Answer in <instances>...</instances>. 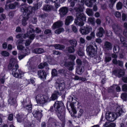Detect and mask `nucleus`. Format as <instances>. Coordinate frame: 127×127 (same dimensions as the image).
Wrapping results in <instances>:
<instances>
[{"label":"nucleus","instance_id":"obj_1","mask_svg":"<svg viewBox=\"0 0 127 127\" xmlns=\"http://www.w3.org/2000/svg\"><path fill=\"white\" fill-rule=\"evenodd\" d=\"M9 69H12V73L13 75L17 78H21L23 76L24 73L20 69H18L19 66L17 64L16 60L14 58L11 59L8 66Z\"/></svg>","mask_w":127,"mask_h":127},{"label":"nucleus","instance_id":"obj_2","mask_svg":"<svg viewBox=\"0 0 127 127\" xmlns=\"http://www.w3.org/2000/svg\"><path fill=\"white\" fill-rule=\"evenodd\" d=\"M54 107L59 119L63 122L64 121L65 107L62 102L61 101H56L54 104Z\"/></svg>","mask_w":127,"mask_h":127},{"label":"nucleus","instance_id":"obj_3","mask_svg":"<svg viewBox=\"0 0 127 127\" xmlns=\"http://www.w3.org/2000/svg\"><path fill=\"white\" fill-rule=\"evenodd\" d=\"M78 12L77 14V18L75 19L74 22L75 24L81 27L84 24L83 21L86 20V17L83 12V9L81 7H80L77 9L75 8Z\"/></svg>","mask_w":127,"mask_h":127},{"label":"nucleus","instance_id":"obj_4","mask_svg":"<svg viewBox=\"0 0 127 127\" xmlns=\"http://www.w3.org/2000/svg\"><path fill=\"white\" fill-rule=\"evenodd\" d=\"M34 30L33 27L32 25H30L29 28L28 29L27 32L24 34H18L16 36V37L18 38H20L23 37L24 38L28 37L30 39L33 40L35 37L34 34Z\"/></svg>","mask_w":127,"mask_h":127},{"label":"nucleus","instance_id":"obj_5","mask_svg":"<svg viewBox=\"0 0 127 127\" xmlns=\"http://www.w3.org/2000/svg\"><path fill=\"white\" fill-rule=\"evenodd\" d=\"M21 6V10L23 12V14L25 15V16L23 17L22 19V23L23 26H25L27 24V20L29 18L30 12L28 10V8L25 5L22 4Z\"/></svg>","mask_w":127,"mask_h":127},{"label":"nucleus","instance_id":"obj_6","mask_svg":"<svg viewBox=\"0 0 127 127\" xmlns=\"http://www.w3.org/2000/svg\"><path fill=\"white\" fill-rule=\"evenodd\" d=\"M36 100L37 103L43 104L50 101L49 96L48 95H39L36 97Z\"/></svg>","mask_w":127,"mask_h":127},{"label":"nucleus","instance_id":"obj_7","mask_svg":"<svg viewBox=\"0 0 127 127\" xmlns=\"http://www.w3.org/2000/svg\"><path fill=\"white\" fill-rule=\"evenodd\" d=\"M94 47L93 46L90 45L88 46L86 49V51L88 55L91 57H93L96 54L97 49V46L95 45Z\"/></svg>","mask_w":127,"mask_h":127},{"label":"nucleus","instance_id":"obj_8","mask_svg":"<svg viewBox=\"0 0 127 127\" xmlns=\"http://www.w3.org/2000/svg\"><path fill=\"white\" fill-rule=\"evenodd\" d=\"M116 114L114 113L107 112L106 114V118L109 121L112 122L115 121L116 118Z\"/></svg>","mask_w":127,"mask_h":127},{"label":"nucleus","instance_id":"obj_9","mask_svg":"<svg viewBox=\"0 0 127 127\" xmlns=\"http://www.w3.org/2000/svg\"><path fill=\"white\" fill-rule=\"evenodd\" d=\"M92 30V27L89 26H87L81 28L80 31L83 35H86L89 33Z\"/></svg>","mask_w":127,"mask_h":127},{"label":"nucleus","instance_id":"obj_10","mask_svg":"<svg viewBox=\"0 0 127 127\" xmlns=\"http://www.w3.org/2000/svg\"><path fill=\"white\" fill-rule=\"evenodd\" d=\"M96 0H81V2L84 4V3L88 6L90 7L92 6L93 3L96 1Z\"/></svg>","mask_w":127,"mask_h":127},{"label":"nucleus","instance_id":"obj_11","mask_svg":"<svg viewBox=\"0 0 127 127\" xmlns=\"http://www.w3.org/2000/svg\"><path fill=\"white\" fill-rule=\"evenodd\" d=\"M113 73L116 76L120 77L124 75L125 73V72L123 70L120 69L118 70H114L113 71Z\"/></svg>","mask_w":127,"mask_h":127},{"label":"nucleus","instance_id":"obj_12","mask_svg":"<svg viewBox=\"0 0 127 127\" xmlns=\"http://www.w3.org/2000/svg\"><path fill=\"white\" fill-rule=\"evenodd\" d=\"M55 86L57 90H59L60 91H62L64 88L65 84L64 83H56Z\"/></svg>","mask_w":127,"mask_h":127},{"label":"nucleus","instance_id":"obj_13","mask_svg":"<svg viewBox=\"0 0 127 127\" xmlns=\"http://www.w3.org/2000/svg\"><path fill=\"white\" fill-rule=\"evenodd\" d=\"M68 8L66 7H63L60 8L59 10V14L61 15H65L67 12Z\"/></svg>","mask_w":127,"mask_h":127},{"label":"nucleus","instance_id":"obj_14","mask_svg":"<svg viewBox=\"0 0 127 127\" xmlns=\"http://www.w3.org/2000/svg\"><path fill=\"white\" fill-rule=\"evenodd\" d=\"M112 28L115 33L117 34H120L122 30L120 27H118L116 24H114L112 26Z\"/></svg>","mask_w":127,"mask_h":127},{"label":"nucleus","instance_id":"obj_15","mask_svg":"<svg viewBox=\"0 0 127 127\" xmlns=\"http://www.w3.org/2000/svg\"><path fill=\"white\" fill-rule=\"evenodd\" d=\"M59 92L58 91H55L52 94L51 96L49 99L51 100H54L56 99L58 97V95H60Z\"/></svg>","mask_w":127,"mask_h":127},{"label":"nucleus","instance_id":"obj_16","mask_svg":"<svg viewBox=\"0 0 127 127\" xmlns=\"http://www.w3.org/2000/svg\"><path fill=\"white\" fill-rule=\"evenodd\" d=\"M26 66L28 68L30 71L35 72L36 70V67L32 65L30 62H28Z\"/></svg>","mask_w":127,"mask_h":127},{"label":"nucleus","instance_id":"obj_17","mask_svg":"<svg viewBox=\"0 0 127 127\" xmlns=\"http://www.w3.org/2000/svg\"><path fill=\"white\" fill-rule=\"evenodd\" d=\"M27 117V115H24L23 114H21L20 115L18 114L17 117V121L18 122H22Z\"/></svg>","mask_w":127,"mask_h":127},{"label":"nucleus","instance_id":"obj_18","mask_svg":"<svg viewBox=\"0 0 127 127\" xmlns=\"http://www.w3.org/2000/svg\"><path fill=\"white\" fill-rule=\"evenodd\" d=\"M65 66L68 67L69 70H72L73 69V66L75 65L74 63L73 62H68L65 64Z\"/></svg>","mask_w":127,"mask_h":127},{"label":"nucleus","instance_id":"obj_19","mask_svg":"<svg viewBox=\"0 0 127 127\" xmlns=\"http://www.w3.org/2000/svg\"><path fill=\"white\" fill-rule=\"evenodd\" d=\"M23 40L22 39H19L17 42L18 45L17 46V48L18 50H23L24 48V46L21 45H20L19 44L22 43Z\"/></svg>","mask_w":127,"mask_h":127},{"label":"nucleus","instance_id":"obj_20","mask_svg":"<svg viewBox=\"0 0 127 127\" xmlns=\"http://www.w3.org/2000/svg\"><path fill=\"white\" fill-rule=\"evenodd\" d=\"M116 111V115L117 117L120 116L121 115H122L124 113V111L120 107H117V108Z\"/></svg>","mask_w":127,"mask_h":127},{"label":"nucleus","instance_id":"obj_21","mask_svg":"<svg viewBox=\"0 0 127 127\" xmlns=\"http://www.w3.org/2000/svg\"><path fill=\"white\" fill-rule=\"evenodd\" d=\"M38 75L39 77L40 78L44 79L46 78V74L44 71L41 70L38 71Z\"/></svg>","mask_w":127,"mask_h":127},{"label":"nucleus","instance_id":"obj_22","mask_svg":"<svg viewBox=\"0 0 127 127\" xmlns=\"http://www.w3.org/2000/svg\"><path fill=\"white\" fill-rule=\"evenodd\" d=\"M63 24V22L60 21H58L55 23L53 25V27L54 28V29L55 28H58L62 26Z\"/></svg>","mask_w":127,"mask_h":127},{"label":"nucleus","instance_id":"obj_23","mask_svg":"<svg viewBox=\"0 0 127 127\" xmlns=\"http://www.w3.org/2000/svg\"><path fill=\"white\" fill-rule=\"evenodd\" d=\"M98 30L99 31L98 32L96 33V35L98 37H101L102 36L103 33L104 32V31L103 29L101 27L99 28Z\"/></svg>","mask_w":127,"mask_h":127},{"label":"nucleus","instance_id":"obj_24","mask_svg":"<svg viewBox=\"0 0 127 127\" xmlns=\"http://www.w3.org/2000/svg\"><path fill=\"white\" fill-rule=\"evenodd\" d=\"M73 19L71 16H68L66 18L65 22V24L66 25H68L73 20Z\"/></svg>","mask_w":127,"mask_h":127},{"label":"nucleus","instance_id":"obj_25","mask_svg":"<svg viewBox=\"0 0 127 127\" xmlns=\"http://www.w3.org/2000/svg\"><path fill=\"white\" fill-rule=\"evenodd\" d=\"M105 48L107 50H109L111 49L112 46L111 44L109 42L106 41L104 44Z\"/></svg>","mask_w":127,"mask_h":127},{"label":"nucleus","instance_id":"obj_26","mask_svg":"<svg viewBox=\"0 0 127 127\" xmlns=\"http://www.w3.org/2000/svg\"><path fill=\"white\" fill-rule=\"evenodd\" d=\"M48 65L47 63L45 62L44 63H41L38 66V67L39 68L42 69L44 67H45L46 68L47 70H48L49 68L48 67Z\"/></svg>","mask_w":127,"mask_h":127},{"label":"nucleus","instance_id":"obj_27","mask_svg":"<svg viewBox=\"0 0 127 127\" xmlns=\"http://www.w3.org/2000/svg\"><path fill=\"white\" fill-rule=\"evenodd\" d=\"M32 114L33 116L36 118L41 117V113L40 112L36 110H34L33 111Z\"/></svg>","mask_w":127,"mask_h":127},{"label":"nucleus","instance_id":"obj_28","mask_svg":"<svg viewBox=\"0 0 127 127\" xmlns=\"http://www.w3.org/2000/svg\"><path fill=\"white\" fill-rule=\"evenodd\" d=\"M120 41L123 44L124 46L127 47V40H125V38L123 37H120Z\"/></svg>","mask_w":127,"mask_h":127},{"label":"nucleus","instance_id":"obj_29","mask_svg":"<svg viewBox=\"0 0 127 127\" xmlns=\"http://www.w3.org/2000/svg\"><path fill=\"white\" fill-rule=\"evenodd\" d=\"M33 52L36 53L41 54L44 52V50L42 48L35 49L34 50Z\"/></svg>","mask_w":127,"mask_h":127},{"label":"nucleus","instance_id":"obj_30","mask_svg":"<svg viewBox=\"0 0 127 127\" xmlns=\"http://www.w3.org/2000/svg\"><path fill=\"white\" fill-rule=\"evenodd\" d=\"M55 48L57 49L62 50L65 48L64 46L63 45H60L59 44H56L55 45Z\"/></svg>","mask_w":127,"mask_h":127},{"label":"nucleus","instance_id":"obj_31","mask_svg":"<svg viewBox=\"0 0 127 127\" xmlns=\"http://www.w3.org/2000/svg\"><path fill=\"white\" fill-rule=\"evenodd\" d=\"M84 70V68L83 67H78L76 69V71L78 74H81L83 72Z\"/></svg>","mask_w":127,"mask_h":127},{"label":"nucleus","instance_id":"obj_32","mask_svg":"<svg viewBox=\"0 0 127 127\" xmlns=\"http://www.w3.org/2000/svg\"><path fill=\"white\" fill-rule=\"evenodd\" d=\"M95 18L93 17H90L89 18L88 20V22L90 23L93 25L95 24Z\"/></svg>","mask_w":127,"mask_h":127},{"label":"nucleus","instance_id":"obj_33","mask_svg":"<svg viewBox=\"0 0 127 127\" xmlns=\"http://www.w3.org/2000/svg\"><path fill=\"white\" fill-rule=\"evenodd\" d=\"M86 12L87 14L89 16H92L93 14V12L92 10L89 8H87L86 9Z\"/></svg>","mask_w":127,"mask_h":127},{"label":"nucleus","instance_id":"obj_34","mask_svg":"<svg viewBox=\"0 0 127 127\" xmlns=\"http://www.w3.org/2000/svg\"><path fill=\"white\" fill-rule=\"evenodd\" d=\"M123 4L122 3L120 2H118L116 5V8L118 10H120L122 8Z\"/></svg>","mask_w":127,"mask_h":127},{"label":"nucleus","instance_id":"obj_35","mask_svg":"<svg viewBox=\"0 0 127 127\" xmlns=\"http://www.w3.org/2000/svg\"><path fill=\"white\" fill-rule=\"evenodd\" d=\"M24 127H33V125L32 123L27 121L25 124Z\"/></svg>","mask_w":127,"mask_h":127},{"label":"nucleus","instance_id":"obj_36","mask_svg":"<svg viewBox=\"0 0 127 127\" xmlns=\"http://www.w3.org/2000/svg\"><path fill=\"white\" fill-rule=\"evenodd\" d=\"M52 6L49 5H45L44 6L43 9L46 11H49L52 8Z\"/></svg>","mask_w":127,"mask_h":127},{"label":"nucleus","instance_id":"obj_37","mask_svg":"<svg viewBox=\"0 0 127 127\" xmlns=\"http://www.w3.org/2000/svg\"><path fill=\"white\" fill-rule=\"evenodd\" d=\"M18 4V3L17 2H15L14 4H10L9 5V7L10 9H13Z\"/></svg>","mask_w":127,"mask_h":127},{"label":"nucleus","instance_id":"obj_38","mask_svg":"<svg viewBox=\"0 0 127 127\" xmlns=\"http://www.w3.org/2000/svg\"><path fill=\"white\" fill-rule=\"evenodd\" d=\"M70 43L71 45L73 47H75L76 45L77 41L75 39H73L72 40H70Z\"/></svg>","mask_w":127,"mask_h":127},{"label":"nucleus","instance_id":"obj_39","mask_svg":"<svg viewBox=\"0 0 127 127\" xmlns=\"http://www.w3.org/2000/svg\"><path fill=\"white\" fill-rule=\"evenodd\" d=\"M15 100L13 98L11 97L8 100V102L9 104H12L15 103Z\"/></svg>","mask_w":127,"mask_h":127},{"label":"nucleus","instance_id":"obj_40","mask_svg":"<svg viewBox=\"0 0 127 127\" xmlns=\"http://www.w3.org/2000/svg\"><path fill=\"white\" fill-rule=\"evenodd\" d=\"M1 54L3 56L6 57L8 56L9 55V53L6 51H2Z\"/></svg>","mask_w":127,"mask_h":127},{"label":"nucleus","instance_id":"obj_41","mask_svg":"<svg viewBox=\"0 0 127 127\" xmlns=\"http://www.w3.org/2000/svg\"><path fill=\"white\" fill-rule=\"evenodd\" d=\"M68 52L70 53H73L75 51V49L73 47H70L68 49Z\"/></svg>","mask_w":127,"mask_h":127},{"label":"nucleus","instance_id":"obj_42","mask_svg":"<svg viewBox=\"0 0 127 127\" xmlns=\"http://www.w3.org/2000/svg\"><path fill=\"white\" fill-rule=\"evenodd\" d=\"M117 0H110L109 2L110 3V4L109 5V7L112 9L113 7V5L114 4L116 1Z\"/></svg>","mask_w":127,"mask_h":127},{"label":"nucleus","instance_id":"obj_43","mask_svg":"<svg viewBox=\"0 0 127 127\" xmlns=\"http://www.w3.org/2000/svg\"><path fill=\"white\" fill-rule=\"evenodd\" d=\"M57 71L55 69H52L51 72L52 76H57L58 74Z\"/></svg>","mask_w":127,"mask_h":127},{"label":"nucleus","instance_id":"obj_44","mask_svg":"<svg viewBox=\"0 0 127 127\" xmlns=\"http://www.w3.org/2000/svg\"><path fill=\"white\" fill-rule=\"evenodd\" d=\"M70 4V7H72V8H69V10L70 11H71L75 9V8L73 7L75 5V2L74 1H72L71 2Z\"/></svg>","mask_w":127,"mask_h":127},{"label":"nucleus","instance_id":"obj_45","mask_svg":"<svg viewBox=\"0 0 127 127\" xmlns=\"http://www.w3.org/2000/svg\"><path fill=\"white\" fill-rule=\"evenodd\" d=\"M64 31V29L63 28H60L56 30L55 31V32L56 34H59L61 32H63Z\"/></svg>","mask_w":127,"mask_h":127},{"label":"nucleus","instance_id":"obj_46","mask_svg":"<svg viewBox=\"0 0 127 127\" xmlns=\"http://www.w3.org/2000/svg\"><path fill=\"white\" fill-rule=\"evenodd\" d=\"M119 51V48L118 46L116 45L113 48V51L114 53H116Z\"/></svg>","mask_w":127,"mask_h":127},{"label":"nucleus","instance_id":"obj_47","mask_svg":"<svg viewBox=\"0 0 127 127\" xmlns=\"http://www.w3.org/2000/svg\"><path fill=\"white\" fill-rule=\"evenodd\" d=\"M77 53L78 55L80 56H83L84 55V51L83 50H79Z\"/></svg>","mask_w":127,"mask_h":127},{"label":"nucleus","instance_id":"obj_48","mask_svg":"<svg viewBox=\"0 0 127 127\" xmlns=\"http://www.w3.org/2000/svg\"><path fill=\"white\" fill-rule=\"evenodd\" d=\"M79 112L78 113V117L80 118L81 116L83 114L84 111L82 109H79Z\"/></svg>","mask_w":127,"mask_h":127},{"label":"nucleus","instance_id":"obj_49","mask_svg":"<svg viewBox=\"0 0 127 127\" xmlns=\"http://www.w3.org/2000/svg\"><path fill=\"white\" fill-rule=\"evenodd\" d=\"M121 97L123 100H125L127 97V93H124L122 94L121 95Z\"/></svg>","mask_w":127,"mask_h":127},{"label":"nucleus","instance_id":"obj_50","mask_svg":"<svg viewBox=\"0 0 127 127\" xmlns=\"http://www.w3.org/2000/svg\"><path fill=\"white\" fill-rule=\"evenodd\" d=\"M115 16L117 18H120L121 17V14L118 11H116L114 14Z\"/></svg>","mask_w":127,"mask_h":127},{"label":"nucleus","instance_id":"obj_51","mask_svg":"<svg viewBox=\"0 0 127 127\" xmlns=\"http://www.w3.org/2000/svg\"><path fill=\"white\" fill-rule=\"evenodd\" d=\"M68 57L69 59L72 61H73L75 60L76 58V56L75 55L72 54L69 55V56Z\"/></svg>","mask_w":127,"mask_h":127},{"label":"nucleus","instance_id":"obj_52","mask_svg":"<svg viewBox=\"0 0 127 127\" xmlns=\"http://www.w3.org/2000/svg\"><path fill=\"white\" fill-rule=\"evenodd\" d=\"M105 61L106 62H108L111 60V58L108 56H106L104 59Z\"/></svg>","mask_w":127,"mask_h":127},{"label":"nucleus","instance_id":"obj_53","mask_svg":"<svg viewBox=\"0 0 127 127\" xmlns=\"http://www.w3.org/2000/svg\"><path fill=\"white\" fill-rule=\"evenodd\" d=\"M122 20L123 21L127 20V14L126 15L125 13H123L122 15Z\"/></svg>","mask_w":127,"mask_h":127},{"label":"nucleus","instance_id":"obj_54","mask_svg":"<svg viewBox=\"0 0 127 127\" xmlns=\"http://www.w3.org/2000/svg\"><path fill=\"white\" fill-rule=\"evenodd\" d=\"M122 90L124 91H126L127 90V84H124L123 85Z\"/></svg>","mask_w":127,"mask_h":127},{"label":"nucleus","instance_id":"obj_55","mask_svg":"<svg viewBox=\"0 0 127 127\" xmlns=\"http://www.w3.org/2000/svg\"><path fill=\"white\" fill-rule=\"evenodd\" d=\"M70 106H71V108L72 109V110L74 113L76 114V110L75 109V108H74V106L72 105V104H71Z\"/></svg>","mask_w":127,"mask_h":127},{"label":"nucleus","instance_id":"obj_56","mask_svg":"<svg viewBox=\"0 0 127 127\" xmlns=\"http://www.w3.org/2000/svg\"><path fill=\"white\" fill-rule=\"evenodd\" d=\"M26 108L28 110H29V112H31V110L32 109V106L31 105H27L26 106Z\"/></svg>","mask_w":127,"mask_h":127},{"label":"nucleus","instance_id":"obj_57","mask_svg":"<svg viewBox=\"0 0 127 127\" xmlns=\"http://www.w3.org/2000/svg\"><path fill=\"white\" fill-rule=\"evenodd\" d=\"M30 40H26V43H25V45L26 46H28L29 45L31 42V40H32L31 39Z\"/></svg>","mask_w":127,"mask_h":127},{"label":"nucleus","instance_id":"obj_58","mask_svg":"<svg viewBox=\"0 0 127 127\" xmlns=\"http://www.w3.org/2000/svg\"><path fill=\"white\" fill-rule=\"evenodd\" d=\"M71 27L72 30L74 32H77V29L75 26L72 25Z\"/></svg>","mask_w":127,"mask_h":127},{"label":"nucleus","instance_id":"obj_59","mask_svg":"<svg viewBox=\"0 0 127 127\" xmlns=\"http://www.w3.org/2000/svg\"><path fill=\"white\" fill-rule=\"evenodd\" d=\"M80 41L81 43L84 44L85 43V40L83 38L81 37L80 38Z\"/></svg>","mask_w":127,"mask_h":127},{"label":"nucleus","instance_id":"obj_60","mask_svg":"<svg viewBox=\"0 0 127 127\" xmlns=\"http://www.w3.org/2000/svg\"><path fill=\"white\" fill-rule=\"evenodd\" d=\"M106 20L107 23L108 24H110L112 22V20L109 17H107L106 18Z\"/></svg>","mask_w":127,"mask_h":127},{"label":"nucleus","instance_id":"obj_61","mask_svg":"<svg viewBox=\"0 0 127 127\" xmlns=\"http://www.w3.org/2000/svg\"><path fill=\"white\" fill-rule=\"evenodd\" d=\"M53 54L55 55H58L61 54V53L58 51L54 50L53 51Z\"/></svg>","mask_w":127,"mask_h":127},{"label":"nucleus","instance_id":"obj_62","mask_svg":"<svg viewBox=\"0 0 127 127\" xmlns=\"http://www.w3.org/2000/svg\"><path fill=\"white\" fill-rule=\"evenodd\" d=\"M24 53L28 55V54L30 53V50H29L28 49L26 48L25 49V51L24 52Z\"/></svg>","mask_w":127,"mask_h":127},{"label":"nucleus","instance_id":"obj_63","mask_svg":"<svg viewBox=\"0 0 127 127\" xmlns=\"http://www.w3.org/2000/svg\"><path fill=\"white\" fill-rule=\"evenodd\" d=\"M76 62L78 65H80L82 64V62L79 59L76 60Z\"/></svg>","mask_w":127,"mask_h":127},{"label":"nucleus","instance_id":"obj_64","mask_svg":"<svg viewBox=\"0 0 127 127\" xmlns=\"http://www.w3.org/2000/svg\"><path fill=\"white\" fill-rule=\"evenodd\" d=\"M107 35L108 36H111L112 35V32L110 31H109L107 32Z\"/></svg>","mask_w":127,"mask_h":127}]
</instances>
